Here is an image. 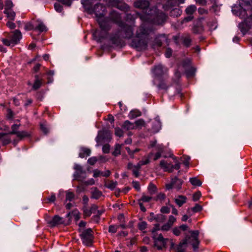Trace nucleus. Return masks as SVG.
Masks as SVG:
<instances>
[{
	"instance_id": "f257e3e1",
	"label": "nucleus",
	"mask_w": 252,
	"mask_h": 252,
	"mask_svg": "<svg viewBox=\"0 0 252 252\" xmlns=\"http://www.w3.org/2000/svg\"><path fill=\"white\" fill-rule=\"evenodd\" d=\"M151 18L147 17L145 21L138 28L135 36L132 40L130 45L138 51L145 50L147 46L148 36L154 29L148 21Z\"/></svg>"
},
{
	"instance_id": "f03ea898",
	"label": "nucleus",
	"mask_w": 252,
	"mask_h": 252,
	"mask_svg": "<svg viewBox=\"0 0 252 252\" xmlns=\"http://www.w3.org/2000/svg\"><path fill=\"white\" fill-rule=\"evenodd\" d=\"M82 3L85 10L90 14H95L97 19L104 16L105 7L102 4L97 3L92 7L89 3L82 2Z\"/></svg>"
},
{
	"instance_id": "7ed1b4c3",
	"label": "nucleus",
	"mask_w": 252,
	"mask_h": 252,
	"mask_svg": "<svg viewBox=\"0 0 252 252\" xmlns=\"http://www.w3.org/2000/svg\"><path fill=\"white\" fill-rule=\"evenodd\" d=\"M97 22H98L101 30L105 32V34L103 35L99 36L100 39L105 38L107 35V32L112 27L110 20L109 18L103 17L101 16L97 19Z\"/></svg>"
},
{
	"instance_id": "20e7f679",
	"label": "nucleus",
	"mask_w": 252,
	"mask_h": 252,
	"mask_svg": "<svg viewBox=\"0 0 252 252\" xmlns=\"http://www.w3.org/2000/svg\"><path fill=\"white\" fill-rule=\"evenodd\" d=\"M154 239V246L158 250H162L166 248V245L168 242H171V248H173L174 244L171 240L168 238H164L161 234L154 235L153 236Z\"/></svg>"
},
{
	"instance_id": "39448f33",
	"label": "nucleus",
	"mask_w": 252,
	"mask_h": 252,
	"mask_svg": "<svg viewBox=\"0 0 252 252\" xmlns=\"http://www.w3.org/2000/svg\"><path fill=\"white\" fill-rule=\"evenodd\" d=\"M10 40L3 39V43L7 46H13L17 44L22 38V34L19 30H15L9 35Z\"/></svg>"
},
{
	"instance_id": "423d86ee",
	"label": "nucleus",
	"mask_w": 252,
	"mask_h": 252,
	"mask_svg": "<svg viewBox=\"0 0 252 252\" xmlns=\"http://www.w3.org/2000/svg\"><path fill=\"white\" fill-rule=\"evenodd\" d=\"M121 35L125 39H130L133 35L134 26L128 25L125 23H120L119 26Z\"/></svg>"
},
{
	"instance_id": "0eeeda50",
	"label": "nucleus",
	"mask_w": 252,
	"mask_h": 252,
	"mask_svg": "<svg viewBox=\"0 0 252 252\" xmlns=\"http://www.w3.org/2000/svg\"><path fill=\"white\" fill-rule=\"evenodd\" d=\"M79 231L81 232L80 236L83 243L88 246L92 245L94 238L92 229L91 228H88L82 231L79 230Z\"/></svg>"
},
{
	"instance_id": "6e6552de",
	"label": "nucleus",
	"mask_w": 252,
	"mask_h": 252,
	"mask_svg": "<svg viewBox=\"0 0 252 252\" xmlns=\"http://www.w3.org/2000/svg\"><path fill=\"white\" fill-rule=\"evenodd\" d=\"M191 235L187 236L184 240L187 244H190L194 250L198 248L199 241L198 236L199 232L197 230L190 231Z\"/></svg>"
},
{
	"instance_id": "1a4fd4ad",
	"label": "nucleus",
	"mask_w": 252,
	"mask_h": 252,
	"mask_svg": "<svg viewBox=\"0 0 252 252\" xmlns=\"http://www.w3.org/2000/svg\"><path fill=\"white\" fill-rule=\"evenodd\" d=\"M123 38H124L121 36L120 31L118 30L115 33L111 34L110 40L113 44L119 46L123 44Z\"/></svg>"
},
{
	"instance_id": "9d476101",
	"label": "nucleus",
	"mask_w": 252,
	"mask_h": 252,
	"mask_svg": "<svg viewBox=\"0 0 252 252\" xmlns=\"http://www.w3.org/2000/svg\"><path fill=\"white\" fill-rule=\"evenodd\" d=\"M167 68L163 66L161 64L155 65L152 69L153 73L157 77H160L162 76L167 73Z\"/></svg>"
},
{
	"instance_id": "9b49d317",
	"label": "nucleus",
	"mask_w": 252,
	"mask_h": 252,
	"mask_svg": "<svg viewBox=\"0 0 252 252\" xmlns=\"http://www.w3.org/2000/svg\"><path fill=\"white\" fill-rule=\"evenodd\" d=\"M47 221L51 227L63 224L64 222L63 219L58 215L55 216L52 219L47 220Z\"/></svg>"
},
{
	"instance_id": "f8f14e48",
	"label": "nucleus",
	"mask_w": 252,
	"mask_h": 252,
	"mask_svg": "<svg viewBox=\"0 0 252 252\" xmlns=\"http://www.w3.org/2000/svg\"><path fill=\"white\" fill-rule=\"evenodd\" d=\"M167 16L163 12L158 13L154 18L153 22L156 25H162L166 20Z\"/></svg>"
},
{
	"instance_id": "ddd939ff",
	"label": "nucleus",
	"mask_w": 252,
	"mask_h": 252,
	"mask_svg": "<svg viewBox=\"0 0 252 252\" xmlns=\"http://www.w3.org/2000/svg\"><path fill=\"white\" fill-rule=\"evenodd\" d=\"M149 2L146 0H138L134 2V6L138 8L143 10H148L149 7Z\"/></svg>"
},
{
	"instance_id": "4468645a",
	"label": "nucleus",
	"mask_w": 252,
	"mask_h": 252,
	"mask_svg": "<svg viewBox=\"0 0 252 252\" xmlns=\"http://www.w3.org/2000/svg\"><path fill=\"white\" fill-rule=\"evenodd\" d=\"M110 20H111L114 23L118 24L119 26L120 23H123L124 22L121 21V17L120 14L116 11H113L110 14Z\"/></svg>"
},
{
	"instance_id": "2eb2a0df",
	"label": "nucleus",
	"mask_w": 252,
	"mask_h": 252,
	"mask_svg": "<svg viewBox=\"0 0 252 252\" xmlns=\"http://www.w3.org/2000/svg\"><path fill=\"white\" fill-rule=\"evenodd\" d=\"M183 43L186 47H189L191 45V38L189 34H184L181 37Z\"/></svg>"
},
{
	"instance_id": "dca6fc26",
	"label": "nucleus",
	"mask_w": 252,
	"mask_h": 252,
	"mask_svg": "<svg viewBox=\"0 0 252 252\" xmlns=\"http://www.w3.org/2000/svg\"><path fill=\"white\" fill-rule=\"evenodd\" d=\"M160 166L165 171H167L170 173L172 172L171 163H168L166 161L162 160L160 162Z\"/></svg>"
},
{
	"instance_id": "f3484780",
	"label": "nucleus",
	"mask_w": 252,
	"mask_h": 252,
	"mask_svg": "<svg viewBox=\"0 0 252 252\" xmlns=\"http://www.w3.org/2000/svg\"><path fill=\"white\" fill-rule=\"evenodd\" d=\"M172 185L174 188L179 189L181 188L183 181L176 177L172 179Z\"/></svg>"
},
{
	"instance_id": "a211bd4d",
	"label": "nucleus",
	"mask_w": 252,
	"mask_h": 252,
	"mask_svg": "<svg viewBox=\"0 0 252 252\" xmlns=\"http://www.w3.org/2000/svg\"><path fill=\"white\" fill-rule=\"evenodd\" d=\"M122 127L124 129L128 130L129 129H133L135 128V126L134 124L132 123L130 121L127 120L124 123V124L122 126Z\"/></svg>"
},
{
	"instance_id": "6ab92c4d",
	"label": "nucleus",
	"mask_w": 252,
	"mask_h": 252,
	"mask_svg": "<svg viewBox=\"0 0 252 252\" xmlns=\"http://www.w3.org/2000/svg\"><path fill=\"white\" fill-rule=\"evenodd\" d=\"M91 151L90 149L87 148H82L79 156L81 158H84L85 157H88L90 155Z\"/></svg>"
},
{
	"instance_id": "aec40b11",
	"label": "nucleus",
	"mask_w": 252,
	"mask_h": 252,
	"mask_svg": "<svg viewBox=\"0 0 252 252\" xmlns=\"http://www.w3.org/2000/svg\"><path fill=\"white\" fill-rule=\"evenodd\" d=\"M186 201L187 197L184 195H179L175 199V202L179 207H181L184 203L186 202Z\"/></svg>"
},
{
	"instance_id": "412c9836",
	"label": "nucleus",
	"mask_w": 252,
	"mask_h": 252,
	"mask_svg": "<svg viewBox=\"0 0 252 252\" xmlns=\"http://www.w3.org/2000/svg\"><path fill=\"white\" fill-rule=\"evenodd\" d=\"M7 133H0V140L1 141L2 145H7L11 142L10 138L7 137H5Z\"/></svg>"
},
{
	"instance_id": "4be33fe9",
	"label": "nucleus",
	"mask_w": 252,
	"mask_h": 252,
	"mask_svg": "<svg viewBox=\"0 0 252 252\" xmlns=\"http://www.w3.org/2000/svg\"><path fill=\"white\" fill-rule=\"evenodd\" d=\"M141 115V113L138 110H131L129 115L128 117L130 119H133L136 117H139Z\"/></svg>"
},
{
	"instance_id": "5701e85b",
	"label": "nucleus",
	"mask_w": 252,
	"mask_h": 252,
	"mask_svg": "<svg viewBox=\"0 0 252 252\" xmlns=\"http://www.w3.org/2000/svg\"><path fill=\"white\" fill-rule=\"evenodd\" d=\"M117 185V182H114L113 181H106L105 183V187L106 188L111 189L113 190Z\"/></svg>"
},
{
	"instance_id": "b1692460",
	"label": "nucleus",
	"mask_w": 252,
	"mask_h": 252,
	"mask_svg": "<svg viewBox=\"0 0 252 252\" xmlns=\"http://www.w3.org/2000/svg\"><path fill=\"white\" fill-rule=\"evenodd\" d=\"M4 13L11 20H14L15 17V13L12 9H4Z\"/></svg>"
},
{
	"instance_id": "393cba45",
	"label": "nucleus",
	"mask_w": 252,
	"mask_h": 252,
	"mask_svg": "<svg viewBox=\"0 0 252 252\" xmlns=\"http://www.w3.org/2000/svg\"><path fill=\"white\" fill-rule=\"evenodd\" d=\"M196 7L194 5H190L186 9V12L188 15H192L196 11Z\"/></svg>"
},
{
	"instance_id": "a878e982",
	"label": "nucleus",
	"mask_w": 252,
	"mask_h": 252,
	"mask_svg": "<svg viewBox=\"0 0 252 252\" xmlns=\"http://www.w3.org/2000/svg\"><path fill=\"white\" fill-rule=\"evenodd\" d=\"M189 182L192 185L194 186H200L202 184V182L196 177L190 178Z\"/></svg>"
},
{
	"instance_id": "bb28decb",
	"label": "nucleus",
	"mask_w": 252,
	"mask_h": 252,
	"mask_svg": "<svg viewBox=\"0 0 252 252\" xmlns=\"http://www.w3.org/2000/svg\"><path fill=\"white\" fill-rule=\"evenodd\" d=\"M187 245L186 242L183 240L182 242H180V244L177 247V252H185V246Z\"/></svg>"
},
{
	"instance_id": "cd10ccee",
	"label": "nucleus",
	"mask_w": 252,
	"mask_h": 252,
	"mask_svg": "<svg viewBox=\"0 0 252 252\" xmlns=\"http://www.w3.org/2000/svg\"><path fill=\"white\" fill-rule=\"evenodd\" d=\"M195 71V69L192 67L185 69V73L187 77H192L194 75Z\"/></svg>"
},
{
	"instance_id": "c85d7f7f",
	"label": "nucleus",
	"mask_w": 252,
	"mask_h": 252,
	"mask_svg": "<svg viewBox=\"0 0 252 252\" xmlns=\"http://www.w3.org/2000/svg\"><path fill=\"white\" fill-rule=\"evenodd\" d=\"M102 195V192L97 189H95L92 193V198L97 199Z\"/></svg>"
},
{
	"instance_id": "c756f323",
	"label": "nucleus",
	"mask_w": 252,
	"mask_h": 252,
	"mask_svg": "<svg viewBox=\"0 0 252 252\" xmlns=\"http://www.w3.org/2000/svg\"><path fill=\"white\" fill-rule=\"evenodd\" d=\"M16 135H17V137L19 138L20 139L29 137L30 136L29 133L26 131H18Z\"/></svg>"
},
{
	"instance_id": "7c9ffc66",
	"label": "nucleus",
	"mask_w": 252,
	"mask_h": 252,
	"mask_svg": "<svg viewBox=\"0 0 252 252\" xmlns=\"http://www.w3.org/2000/svg\"><path fill=\"white\" fill-rule=\"evenodd\" d=\"M165 220L166 216L161 214H158L156 215V221L157 222H163L165 221Z\"/></svg>"
},
{
	"instance_id": "2f4dec72",
	"label": "nucleus",
	"mask_w": 252,
	"mask_h": 252,
	"mask_svg": "<svg viewBox=\"0 0 252 252\" xmlns=\"http://www.w3.org/2000/svg\"><path fill=\"white\" fill-rule=\"evenodd\" d=\"M191 64V60L189 59H186L183 61L182 64L183 67L186 69L187 68H189Z\"/></svg>"
},
{
	"instance_id": "473e14b6",
	"label": "nucleus",
	"mask_w": 252,
	"mask_h": 252,
	"mask_svg": "<svg viewBox=\"0 0 252 252\" xmlns=\"http://www.w3.org/2000/svg\"><path fill=\"white\" fill-rule=\"evenodd\" d=\"M42 84V80H35L33 85L32 88L34 90L38 89Z\"/></svg>"
},
{
	"instance_id": "72a5a7b5",
	"label": "nucleus",
	"mask_w": 252,
	"mask_h": 252,
	"mask_svg": "<svg viewBox=\"0 0 252 252\" xmlns=\"http://www.w3.org/2000/svg\"><path fill=\"white\" fill-rule=\"evenodd\" d=\"M147 223L145 221H142L139 222L137 224L138 229L141 231H143L147 228Z\"/></svg>"
},
{
	"instance_id": "f704fd0d",
	"label": "nucleus",
	"mask_w": 252,
	"mask_h": 252,
	"mask_svg": "<svg viewBox=\"0 0 252 252\" xmlns=\"http://www.w3.org/2000/svg\"><path fill=\"white\" fill-rule=\"evenodd\" d=\"M121 145L120 144H117L115 148V150L113 152V155L114 156H118L121 154Z\"/></svg>"
},
{
	"instance_id": "c9c22d12",
	"label": "nucleus",
	"mask_w": 252,
	"mask_h": 252,
	"mask_svg": "<svg viewBox=\"0 0 252 252\" xmlns=\"http://www.w3.org/2000/svg\"><path fill=\"white\" fill-rule=\"evenodd\" d=\"M19 126H20V125H17V124L13 125L11 127L12 131H10V132H9V134H16V133L18 131V129L19 127Z\"/></svg>"
},
{
	"instance_id": "e433bc0d",
	"label": "nucleus",
	"mask_w": 252,
	"mask_h": 252,
	"mask_svg": "<svg viewBox=\"0 0 252 252\" xmlns=\"http://www.w3.org/2000/svg\"><path fill=\"white\" fill-rule=\"evenodd\" d=\"M126 150L127 151L128 155L130 156V158H134V154L139 151V149H135V150L131 151L129 147L126 148Z\"/></svg>"
},
{
	"instance_id": "4c0bfd02",
	"label": "nucleus",
	"mask_w": 252,
	"mask_h": 252,
	"mask_svg": "<svg viewBox=\"0 0 252 252\" xmlns=\"http://www.w3.org/2000/svg\"><path fill=\"white\" fill-rule=\"evenodd\" d=\"M74 198V194L72 192L66 191V201H72Z\"/></svg>"
},
{
	"instance_id": "58836bf2",
	"label": "nucleus",
	"mask_w": 252,
	"mask_h": 252,
	"mask_svg": "<svg viewBox=\"0 0 252 252\" xmlns=\"http://www.w3.org/2000/svg\"><path fill=\"white\" fill-rule=\"evenodd\" d=\"M157 190L156 187L153 184H150L148 187V191L151 195L154 194Z\"/></svg>"
},
{
	"instance_id": "ea45409f",
	"label": "nucleus",
	"mask_w": 252,
	"mask_h": 252,
	"mask_svg": "<svg viewBox=\"0 0 252 252\" xmlns=\"http://www.w3.org/2000/svg\"><path fill=\"white\" fill-rule=\"evenodd\" d=\"M163 148L161 147H159L158 148V151L156 154V155L155 156V158H154V160H156L158 159L159 158H160L161 153L163 152Z\"/></svg>"
},
{
	"instance_id": "a19ab883",
	"label": "nucleus",
	"mask_w": 252,
	"mask_h": 252,
	"mask_svg": "<svg viewBox=\"0 0 252 252\" xmlns=\"http://www.w3.org/2000/svg\"><path fill=\"white\" fill-rule=\"evenodd\" d=\"M158 87V88H159L160 89L165 90H166L168 88V86L163 80H161L160 81Z\"/></svg>"
},
{
	"instance_id": "79ce46f5",
	"label": "nucleus",
	"mask_w": 252,
	"mask_h": 252,
	"mask_svg": "<svg viewBox=\"0 0 252 252\" xmlns=\"http://www.w3.org/2000/svg\"><path fill=\"white\" fill-rule=\"evenodd\" d=\"M34 30H38L40 32H43L46 31L47 29L43 23H40L34 29Z\"/></svg>"
},
{
	"instance_id": "37998d69",
	"label": "nucleus",
	"mask_w": 252,
	"mask_h": 252,
	"mask_svg": "<svg viewBox=\"0 0 252 252\" xmlns=\"http://www.w3.org/2000/svg\"><path fill=\"white\" fill-rule=\"evenodd\" d=\"M108 4L110 6L118 7L119 1L118 0H109Z\"/></svg>"
},
{
	"instance_id": "c03bdc74",
	"label": "nucleus",
	"mask_w": 252,
	"mask_h": 252,
	"mask_svg": "<svg viewBox=\"0 0 252 252\" xmlns=\"http://www.w3.org/2000/svg\"><path fill=\"white\" fill-rule=\"evenodd\" d=\"M119 228V226L111 225L109 226L108 231L110 233H115Z\"/></svg>"
},
{
	"instance_id": "a18cd8bd",
	"label": "nucleus",
	"mask_w": 252,
	"mask_h": 252,
	"mask_svg": "<svg viewBox=\"0 0 252 252\" xmlns=\"http://www.w3.org/2000/svg\"><path fill=\"white\" fill-rule=\"evenodd\" d=\"M152 197L151 196H146L143 195L140 199L138 200V201H142L145 202H149L151 200Z\"/></svg>"
},
{
	"instance_id": "49530a36",
	"label": "nucleus",
	"mask_w": 252,
	"mask_h": 252,
	"mask_svg": "<svg viewBox=\"0 0 252 252\" xmlns=\"http://www.w3.org/2000/svg\"><path fill=\"white\" fill-rule=\"evenodd\" d=\"M202 31V28L201 27H198L195 26L192 28V32L194 33H198L201 32Z\"/></svg>"
},
{
	"instance_id": "de8ad7c7",
	"label": "nucleus",
	"mask_w": 252,
	"mask_h": 252,
	"mask_svg": "<svg viewBox=\"0 0 252 252\" xmlns=\"http://www.w3.org/2000/svg\"><path fill=\"white\" fill-rule=\"evenodd\" d=\"M135 127L136 126H144L145 122L142 119H139V120H137L136 121H135Z\"/></svg>"
},
{
	"instance_id": "09e8293b",
	"label": "nucleus",
	"mask_w": 252,
	"mask_h": 252,
	"mask_svg": "<svg viewBox=\"0 0 252 252\" xmlns=\"http://www.w3.org/2000/svg\"><path fill=\"white\" fill-rule=\"evenodd\" d=\"M82 173H83V172L75 171L73 174L74 180H76L77 181H81L80 176H81V174Z\"/></svg>"
},
{
	"instance_id": "8fccbe9b",
	"label": "nucleus",
	"mask_w": 252,
	"mask_h": 252,
	"mask_svg": "<svg viewBox=\"0 0 252 252\" xmlns=\"http://www.w3.org/2000/svg\"><path fill=\"white\" fill-rule=\"evenodd\" d=\"M97 160V158L95 157H94L89 158L88 160V162L90 165H94L96 162Z\"/></svg>"
},
{
	"instance_id": "3c124183",
	"label": "nucleus",
	"mask_w": 252,
	"mask_h": 252,
	"mask_svg": "<svg viewBox=\"0 0 252 252\" xmlns=\"http://www.w3.org/2000/svg\"><path fill=\"white\" fill-rule=\"evenodd\" d=\"M83 213L86 217H90L92 214L90 209H88L86 206L83 207Z\"/></svg>"
},
{
	"instance_id": "603ef678",
	"label": "nucleus",
	"mask_w": 252,
	"mask_h": 252,
	"mask_svg": "<svg viewBox=\"0 0 252 252\" xmlns=\"http://www.w3.org/2000/svg\"><path fill=\"white\" fill-rule=\"evenodd\" d=\"M13 6V3L10 0H6L5 2V7L4 9H11V7Z\"/></svg>"
},
{
	"instance_id": "864d4df0",
	"label": "nucleus",
	"mask_w": 252,
	"mask_h": 252,
	"mask_svg": "<svg viewBox=\"0 0 252 252\" xmlns=\"http://www.w3.org/2000/svg\"><path fill=\"white\" fill-rule=\"evenodd\" d=\"M202 209V207L200 205L198 204H196L194 207L191 208V210L193 212L196 213L200 212V211H201Z\"/></svg>"
},
{
	"instance_id": "5fc2aeb1",
	"label": "nucleus",
	"mask_w": 252,
	"mask_h": 252,
	"mask_svg": "<svg viewBox=\"0 0 252 252\" xmlns=\"http://www.w3.org/2000/svg\"><path fill=\"white\" fill-rule=\"evenodd\" d=\"M150 157H144L140 161L141 164H142V165L147 164L149 163L150 160H149Z\"/></svg>"
},
{
	"instance_id": "6e6d98bb",
	"label": "nucleus",
	"mask_w": 252,
	"mask_h": 252,
	"mask_svg": "<svg viewBox=\"0 0 252 252\" xmlns=\"http://www.w3.org/2000/svg\"><path fill=\"white\" fill-rule=\"evenodd\" d=\"M54 7L57 12H61L63 10V6L60 3H55Z\"/></svg>"
},
{
	"instance_id": "4d7b16f0",
	"label": "nucleus",
	"mask_w": 252,
	"mask_h": 252,
	"mask_svg": "<svg viewBox=\"0 0 252 252\" xmlns=\"http://www.w3.org/2000/svg\"><path fill=\"white\" fill-rule=\"evenodd\" d=\"M180 163L178 161H176V164L174 165L171 164L172 172L174 169L179 170L180 168Z\"/></svg>"
},
{
	"instance_id": "13d9d810",
	"label": "nucleus",
	"mask_w": 252,
	"mask_h": 252,
	"mask_svg": "<svg viewBox=\"0 0 252 252\" xmlns=\"http://www.w3.org/2000/svg\"><path fill=\"white\" fill-rule=\"evenodd\" d=\"M133 187L137 190L139 191L140 190V187L139 183L137 181H133L132 183Z\"/></svg>"
},
{
	"instance_id": "bf43d9fd",
	"label": "nucleus",
	"mask_w": 252,
	"mask_h": 252,
	"mask_svg": "<svg viewBox=\"0 0 252 252\" xmlns=\"http://www.w3.org/2000/svg\"><path fill=\"white\" fill-rule=\"evenodd\" d=\"M172 227V226L167 222L166 224L162 226L161 229L164 231H167Z\"/></svg>"
},
{
	"instance_id": "052dcab7",
	"label": "nucleus",
	"mask_w": 252,
	"mask_h": 252,
	"mask_svg": "<svg viewBox=\"0 0 252 252\" xmlns=\"http://www.w3.org/2000/svg\"><path fill=\"white\" fill-rule=\"evenodd\" d=\"M115 134L119 137H121L123 135V131L120 128H116Z\"/></svg>"
},
{
	"instance_id": "680f3d73",
	"label": "nucleus",
	"mask_w": 252,
	"mask_h": 252,
	"mask_svg": "<svg viewBox=\"0 0 252 252\" xmlns=\"http://www.w3.org/2000/svg\"><path fill=\"white\" fill-rule=\"evenodd\" d=\"M40 128L42 131L45 133L47 134L48 133L49 130L48 127L46 126L45 125L41 124L40 125Z\"/></svg>"
},
{
	"instance_id": "e2e57ef3",
	"label": "nucleus",
	"mask_w": 252,
	"mask_h": 252,
	"mask_svg": "<svg viewBox=\"0 0 252 252\" xmlns=\"http://www.w3.org/2000/svg\"><path fill=\"white\" fill-rule=\"evenodd\" d=\"M201 196V193L199 191L196 192L193 195V200L194 201L198 200Z\"/></svg>"
},
{
	"instance_id": "0e129e2a",
	"label": "nucleus",
	"mask_w": 252,
	"mask_h": 252,
	"mask_svg": "<svg viewBox=\"0 0 252 252\" xmlns=\"http://www.w3.org/2000/svg\"><path fill=\"white\" fill-rule=\"evenodd\" d=\"M198 12L200 15L207 14L208 13V10L207 9H204V8H198Z\"/></svg>"
},
{
	"instance_id": "69168bd1",
	"label": "nucleus",
	"mask_w": 252,
	"mask_h": 252,
	"mask_svg": "<svg viewBox=\"0 0 252 252\" xmlns=\"http://www.w3.org/2000/svg\"><path fill=\"white\" fill-rule=\"evenodd\" d=\"M176 219L173 216H170L168 222L172 226L173 223L176 221Z\"/></svg>"
},
{
	"instance_id": "338daca9",
	"label": "nucleus",
	"mask_w": 252,
	"mask_h": 252,
	"mask_svg": "<svg viewBox=\"0 0 252 252\" xmlns=\"http://www.w3.org/2000/svg\"><path fill=\"white\" fill-rule=\"evenodd\" d=\"M160 211L162 213H166L168 214L170 212V208L167 206H163L161 209Z\"/></svg>"
},
{
	"instance_id": "774afa93",
	"label": "nucleus",
	"mask_w": 252,
	"mask_h": 252,
	"mask_svg": "<svg viewBox=\"0 0 252 252\" xmlns=\"http://www.w3.org/2000/svg\"><path fill=\"white\" fill-rule=\"evenodd\" d=\"M110 150V146L109 144H105L102 147V151L104 153H108Z\"/></svg>"
}]
</instances>
